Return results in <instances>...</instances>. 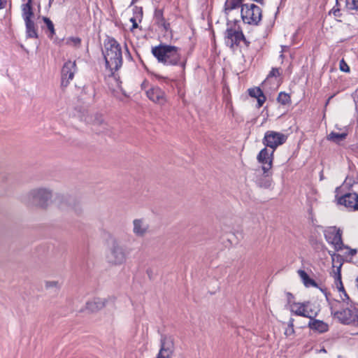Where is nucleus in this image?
<instances>
[{"label": "nucleus", "mask_w": 358, "mask_h": 358, "mask_svg": "<svg viewBox=\"0 0 358 358\" xmlns=\"http://www.w3.org/2000/svg\"><path fill=\"white\" fill-rule=\"evenodd\" d=\"M43 22L46 24L48 30L50 31L51 36L54 35L55 31L52 22L48 17H43Z\"/></svg>", "instance_id": "nucleus-31"}, {"label": "nucleus", "mask_w": 358, "mask_h": 358, "mask_svg": "<svg viewBox=\"0 0 358 358\" xmlns=\"http://www.w3.org/2000/svg\"><path fill=\"white\" fill-rule=\"evenodd\" d=\"M81 40L78 37H71L68 38L67 43L70 45L78 47L80 45Z\"/></svg>", "instance_id": "nucleus-32"}, {"label": "nucleus", "mask_w": 358, "mask_h": 358, "mask_svg": "<svg viewBox=\"0 0 358 358\" xmlns=\"http://www.w3.org/2000/svg\"><path fill=\"white\" fill-rule=\"evenodd\" d=\"M66 1V0H50V3L55 2L57 3L62 4L64 3Z\"/></svg>", "instance_id": "nucleus-39"}, {"label": "nucleus", "mask_w": 358, "mask_h": 358, "mask_svg": "<svg viewBox=\"0 0 358 358\" xmlns=\"http://www.w3.org/2000/svg\"><path fill=\"white\" fill-rule=\"evenodd\" d=\"M61 287V283L57 280H47L45 282V288L55 292L58 291Z\"/></svg>", "instance_id": "nucleus-27"}, {"label": "nucleus", "mask_w": 358, "mask_h": 358, "mask_svg": "<svg viewBox=\"0 0 358 358\" xmlns=\"http://www.w3.org/2000/svg\"><path fill=\"white\" fill-rule=\"evenodd\" d=\"M241 13L243 22L246 24L256 25L262 19V10L253 3L243 4Z\"/></svg>", "instance_id": "nucleus-8"}, {"label": "nucleus", "mask_w": 358, "mask_h": 358, "mask_svg": "<svg viewBox=\"0 0 358 358\" xmlns=\"http://www.w3.org/2000/svg\"><path fill=\"white\" fill-rule=\"evenodd\" d=\"M340 67H348L344 59H341L340 62Z\"/></svg>", "instance_id": "nucleus-41"}, {"label": "nucleus", "mask_w": 358, "mask_h": 358, "mask_svg": "<svg viewBox=\"0 0 358 358\" xmlns=\"http://www.w3.org/2000/svg\"><path fill=\"white\" fill-rule=\"evenodd\" d=\"M355 283H356V287H357V288L358 289V276L355 279Z\"/></svg>", "instance_id": "nucleus-47"}, {"label": "nucleus", "mask_w": 358, "mask_h": 358, "mask_svg": "<svg viewBox=\"0 0 358 358\" xmlns=\"http://www.w3.org/2000/svg\"><path fill=\"white\" fill-rule=\"evenodd\" d=\"M57 198L58 200H61V199H63V196H57Z\"/></svg>", "instance_id": "nucleus-49"}, {"label": "nucleus", "mask_w": 358, "mask_h": 358, "mask_svg": "<svg viewBox=\"0 0 358 358\" xmlns=\"http://www.w3.org/2000/svg\"><path fill=\"white\" fill-rule=\"evenodd\" d=\"M331 256V259L333 263L336 262L338 263V266H336L333 264V268H336L334 269L332 273V276L335 280V283L339 292H342L344 294L345 297L347 299H349V296L345 291L342 280H341V266L343 265L342 257L340 255H337L336 253L330 254Z\"/></svg>", "instance_id": "nucleus-11"}, {"label": "nucleus", "mask_w": 358, "mask_h": 358, "mask_svg": "<svg viewBox=\"0 0 358 358\" xmlns=\"http://www.w3.org/2000/svg\"><path fill=\"white\" fill-rule=\"evenodd\" d=\"M149 225L143 219H135L133 221V232L138 237H143L148 231Z\"/></svg>", "instance_id": "nucleus-16"}, {"label": "nucleus", "mask_w": 358, "mask_h": 358, "mask_svg": "<svg viewBox=\"0 0 358 358\" xmlns=\"http://www.w3.org/2000/svg\"><path fill=\"white\" fill-rule=\"evenodd\" d=\"M310 320L308 327L312 330L320 334L327 332L329 330V325L322 320L313 319V317Z\"/></svg>", "instance_id": "nucleus-17"}, {"label": "nucleus", "mask_w": 358, "mask_h": 358, "mask_svg": "<svg viewBox=\"0 0 358 358\" xmlns=\"http://www.w3.org/2000/svg\"><path fill=\"white\" fill-rule=\"evenodd\" d=\"M288 296H292V294H290V293H288Z\"/></svg>", "instance_id": "nucleus-52"}, {"label": "nucleus", "mask_w": 358, "mask_h": 358, "mask_svg": "<svg viewBox=\"0 0 358 358\" xmlns=\"http://www.w3.org/2000/svg\"><path fill=\"white\" fill-rule=\"evenodd\" d=\"M147 97L153 103L164 106L167 102L165 92L159 87H152L145 91Z\"/></svg>", "instance_id": "nucleus-13"}, {"label": "nucleus", "mask_w": 358, "mask_h": 358, "mask_svg": "<svg viewBox=\"0 0 358 358\" xmlns=\"http://www.w3.org/2000/svg\"><path fill=\"white\" fill-rule=\"evenodd\" d=\"M26 24L27 34L29 37L36 38L37 33L35 29L34 22L30 19L24 20Z\"/></svg>", "instance_id": "nucleus-25"}, {"label": "nucleus", "mask_w": 358, "mask_h": 358, "mask_svg": "<svg viewBox=\"0 0 358 358\" xmlns=\"http://www.w3.org/2000/svg\"><path fill=\"white\" fill-rule=\"evenodd\" d=\"M278 101L282 105H286L290 102V96L288 94L280 92L278 96Z\"/></svg>", "instance_id": "nucleus-28"}, {"label": "nucleus", "mask_w": 358, "mask_h": 358, "mask_svg": "<svg viewBox=\"0 0 358 358\" xmlns=\"http://www.w3.org/2000/svg\"><path fill=\"white\" fill-rule=\"evenodd\" d=\"M154 56L166 65H179L184 66L185 60L181 59L178 48L175 46L162 45L152 50Z\"/></svg>", "instance_id": "nucleus-3"}, {"label": "nucleus", "mask_w": 358, "mask_h": 358, "mask_svg": "<svg viewBox=\"0 0 358 358\" xmlns=\"http://www.w3.org/2000/svg\"><path fill=\"white\" fill-rule=\"evenodd\" d=\"M127 259L125 248L116 239H113L106 254V261L114 266L124 264Z\"/></svg>", "instance_id": "nucleus-4"}, {"label": "nucleus", "mask_w": 358, "mask_h": 358, "mask_svg": "<svg viewBox=\"0 0 358 358\" xmlns=\"http://www.w3.org/2000/svg\"><path fill=\"white\" fill-rule=\"evenodd\" d=\"M298 274L303 280V284L306 287H317V283L315 281L309 278L308 275L306 271L303 270H299Z\"/></svg>", "instance_id": "nucleus-23"}, {"label": "nucleus", "mask_w": 358, "mask_h": 358, "mask_svg": "<svg viewBox=\"0 0 358 358\" xmlns=\"http://www.w3.org/2000/svg\"><path fill=\"white\" fill-rule=\"evenodd\" d=\"M320 352L326 353L327 350L324 348H322V349L320 350Z\"/></svg>", "instance_id": "nucleus-48"}, {"label": "nucleus", "mask_w": 358, "mask_h": 358, "mask_svg": "<svg viewBox=\"0 0 358 358\" xmlns=\"http://www.w3.org/2000/svg\"><path fill=\"white\" fill-rule=\"evenodd\" d=\"M282 52H285L288 50V47H287V46L282 47Z\"/></svg>", "instance_id": "nucleus-46"}, {"label": "nucleus", "mask_w": 358, "mask_h": 358, "mask_svg": "<svg viewBox=\"0 0 358 358\" xmlns=\"http://www.w3.org/2000/svg\"><path fill=\"white\" fill-rule=\"evenodd\" d=\"M308 303H294L290 306V310L296 315L312 319V317L315 316V314L312 310H308Z\"/></svg>", "instance_id": "nucleus-14"}, {"label": "nucleus", "mask_w": 358, "mask_h": 358, "mask_svg": "<svg viewBox=\"0 0 358 358\" xmlns=\"http://www.w3.org/2000/svg\"><path fill=\"white\" fill-rule=\"evenodd\" d=\"M52 191L47 187H36L29 190L22 201L28 207L46 210L52 203Z\"/></svg>", "instance_id": "nucleus-2"}, {"label": "nucleus", "mask_w": 358, "mask_h": 358, "mask_svg": "<svg viewBox=\"0 0 358 358\" xmlns=\"http://www.w3.org/2000/svg\"><path fill=\"white\" fill-rule=\"evenodd\" d=\"M104 59L107 67H120L122 66V50L118 43L110 39L105 44Z\"/></svg>", "instance_id": "nucleus-5"}, {"label": "nucleus", "mask_w": 358, "mask_h": 358, "mask_svg": "<svg viewBox=\"0 0 358 358\" xmlns=\"http://www.w3.org/2000/svg\"><path fill=\"white\" fill-rule=\"evenodd\" d=\"M357 210H358V209H357Z\"/></svg>", "instance_id": "nucleus-53"}, {"label": "nucleus", "mask_w": 358, "mask_h": 358, "mask_svg": "<svg viewBox=\"0 0 358 358\" xmlns=\"http://www.w3.org/2000/svg\"><path fill=\"white\" fill-rule=\"evenodd\" d=\"M94 129L97 133L104 132L107 129V124L105 122L103 116L96 115L92 120Z\"/></svg>", "instance_id": "nucleus-19"}, {"label": "nucleus", "mask_w": 358, "mask_h": 358, "mask_svg": "<svg viewBox=\"0 0 358 358\" xmlns=\"http://www.w3.org/2000/svg\"><path fill=\"white\" fill-rule=\"evenodd\" d=\"M131 22L133 23V25H132L133 28H136L138 27L136 21L134 18H131Z\"/></svg>", "instance_id": "nucleus-43"}, {"label": "nucleus", "mask_w": 358, "mask_h": 358, "mask_svg": "<svg viewBox=\"0 0 358 358\" xmlns=\"http://www.w3.org/2000/svg\"><path fill=\"white\" fill-rule=\"evenodd\" d=\"M148 85H149L148 82L147 80H144L141 83V89L146 91L147 90L146 88L148 87Z\"/></svg>", "instance_id": "nucleus-38"}, {"label": "nucleus", "mask_w": 358, "mask_h": 358, "mask_svg": "<svg viewBox=\"0 0 358 358\" xmlns=\"http://www.w3.org/2000/svg\"><path fill=\"white\" fill-rule=\"evenodd\" d=\"M278 69H272V71H271V73L269 74V76H275V73H278Z\"/></svg>", "instance_id": "nucleus-44"}, {"label": "nucleus", "mask_w": 358, "mask_h": 358, "mask_svg": "<svg viewBox=\"0 0 358 358\" xmlns=\"http://www.w3.org/2000/svg\"><path fill=\"white\" fill-rule=\"evenodd\" d=\"M154 18H155L156 23L158 25L162 26L166 30H168L169 24L166 23L165 20L163 16V12L162 10H160V9L155 10Z\"/></svg>", "instance_id": "nucleus-22"}, {"label": "nucleus", "mask_w": 358, "mask_h": 358, "mask_svg": "<svg viewBox=\"0 0 358 358\" xmlns=\"http://www.w3.org/2000/svg\"><path fill=\"white\" fill-rule=\"evenodd\" d=\"M155 76L157 77L159 79L164 78V77H162V76H157V75H155Z\"/></svg>", "instance_id": "nucleus-50"}, {"label": "nucleus", "mask_w": 358, "mask_h": 358, "mask_svg": "<svg viewBox=\"0 0 358 358\" xmlns=\"http://www.w3.org/2000/svg\"><path fill=\"white\" fill-rule=\"evenodd\" d=\"M75 69H62L61 72V85L62 87H66L70 83V80L74 77L75 75Z\"/></svg>", "instance_id": "nucleus-18"}, {"label": "nucleus", "mask_w": 358, "mask_h": 358, "mask_svg": "<svg viewBox=\"0 0 358 358\" xmlns=\"http://www.w3.org/2000/svg\"><path fill=\"white\" fill-rule=\"evenodd\" d=\"M346 249L349 250L348 254L351 256H354L357 254V249H350L348 247H345Z\"/></svg>", "instance_id": "nucleus-37"}, {"label": "nucleus", "mask_w": 358, "mask_h": 358, "mask_svg": "<svg viewBox=\"0 0 358 358\" xmlns=\"http://www.w3.org/2000/svg\"><path fill=\"white\" fill-rule=\"evenodd\" d=\"M287 136L277 131H268L265 133L262 143L266 147L272 149L271 153L266 148H263L257 157V161L262 164V171L266 176L269 175V171L272 168L273 153L275 150L287 141Z\"/></svg>", "instance_id": "nucleus-1"}, {"label": "nucleus", "mask_w": 358, "mask_h": 358, "mask_svg": "<svg viewBox=\"0 0 358 358\" xmlns=\"http://www.w3.org/2000/svg\"><path fill=\"white\" fill-rule=\"evenodd\" d=\"M115 303V297L113 296H109L106 298L96 297L87 302L86 309L90 312H96L105 307L109 306L113 308Z\"/></svg>", "instance_id": "nucleus-10"}, {"label": "nucleus", "mask_w": 358, "mask_h": 358, "mask_svg": "<svg viewBox=\"0 0 358 358\" xmlns=\"http://www.w3.org/2000/svg\"><path fill=\"white\" fill-rule=\"evenodd\" d=\"M332 96H329V99H331ZM329 100L327 101V103L329 102Z\"/></svg>", "instance_id": "nucleus-51"}, {"label": "nucleus", "mask_w": 358, "mask_h": 358, "mask_svg": "<svg viewBox=\"0 0 358 358\" xmlns=\"http://www.w3.org/2000/svg\"><path fill=\"white\" fill-rule=\"evenodd\" d=\"M345 7L348 10L357 11L358 0H346Z\"/></svg>", "instance_id": "nucleus-29"}, {"label": "nucleus", "mask_w": 358, "mask_h": 358, "mask_svg": "<svg viewBox=\"0 0 358 358\" xmlns=\"http://www.w3.org/2000/svg\"><path fill=\"white\" fill-rule=\"evenodd\" d=\"M338 203L344 205L348 208L357 210L358 209V194L356 193H348L338 199Z\"/></svg>", "instance_id": "nucleus-15"}, {"label": "nucleus", "mask_w": 358, "mask_h": 358, "mask_svg": "<svg viewBox=\"0 0 358 358\" xmlns=\"http://www.w3.org/2000/svg\"><path fill=\"white\" fill-rule=\"evenodd\" d=\"M174 351V338L170 335H162L160 349L155 358H172Z\"/></svg>", "instance_id": "nucleus-9"}, {"label": "nucleus", "mask_w": 358, "mask_h": 358, "mask_svg": "<svg viewBox=\"0 0 358 358\" xmlns=\"http://www.w3.org/2000/svg\"><path fill=\"white\" fill-rule=\"evenodd\" d=\"M242 0H227L224 5V12L229 15L232 10L239 7Z\"/></svg>", "instance_id": "nucleus-24"}, {"label": "nucleus", "mask_w": 358, "mask_h": 358, "mask_svg": "<svg viewBox=\"0 0 358 358\" xmlns=\"http://www.w3.org/2000/svg\"><path fill=\"white\" fill-rule=\"evenodd\" d=\"M249 95L254 98L259 97L260 95H262L263 92L259 87H255L248 90Z\"/></svg>", "instance_id": "nucleus-30"}, {"label": "nucleus", "mask_w": 358, "mask_h": 358, "mask_svg": "<svg viewBox=\"0 0 358 358\" xmlns=\"http://www.w3.org/2000/svg\"><path fill=\"white\" fill-rule=\"evenodd\" d=\"M31 3L32 0H27V1L22 6V16L24 20H30L34 15Z\"/></svg>", "instance_id": "nucleus-21"}, {"label": "nucleus", "mask_w": 358, "mask_h": 358, "mask_svg": "<svg viewBox=\"0 0 358 358\" xmlns=\"http://www.w3.org/2000/svg\"><path fill=\"white\" fill-rule=\"evenodd\" d=\"M324 236L327 241L333 245L336 250H342L344 247L342 241V232L336 227H329L324 231Z\"/></svg>", "instance_id": "nucleus-12"}, {"label": "nucleus", "mask_w": 358, "mask_h": 358, "mask_svg": "<svg viewBox=\"0 0 358 358\" xmlns=\"http://www.w3.org/2000/svg\"><path fill=\"white\" fill-rule=\"evenodd\" d=\"M294 329L292 327H287L285 331V335L289 336L294 334Z\"/></svg>", "instance_id": "nucleus-35"}, {"label": "nucleus", "mask_w": 358, "mask_h": 358, "mask_svg": "<svg viewBox=\"0 0 358 358\" xmlns=\"http://www.w3.org/2000/svg\"><path fill=\"white\" fill-rule=\"evenodd\" d=\"M294 320L293 318H290L288 322V327H292L294 328Z\"/></svg>", "instance_id": "nucleus-42"}, {"label": "nucleus", "mask_w": 358, "mask_h": 358, "mask_svg": "<svg viewBox=\"0 0 358 358\" xmlns=\"http://www.w3.org/2000/svg\"><path fill=\"white\" fill-rule=\"evenodd\" d=\"M335 315L343 324H350L352 321V311L349 308H345L343 310L337 311Z\"/></svg>", "instance_id": "nucleus-20"}, {"label": "nucleus", "mask_w": 358, "mask_h": 358, "mask_svg": "<svg viewBox=\"0 0 358 358\" xmlns=\"http://www.w3.org/2000/svg\"><path fill=\"white\" fill-rule=\"evenodd\" d=\"M7 3V0H0V9L3 8Z\"/></svg>", "instance_id": "nucleus-40"}, {"label": "nucleus", "mask_w": 358, "mask_h": 358, "mask_svg": "<svg viewBox=\"0 0 358 358\" xmlns=\"http://www.w3.org/2000/svg\"><path fill=\"white\" fill-rule=\"evenodd\" d=\"M257 103H258L259 107H261L265 102L266 97L264 95V94H262V95H260L259 97H257Z\"/></svg>", "instance_id": "nucleus-36"}, {"label": "nucleus", "mask_w": 358, "mask_h": 358, "mask_svg": "<svg viewBox=\"0 0 358 358\" xmlns=\"http://www.w3.org/2000/svg\"><path fill=\"white\" fill-rule=\"evenodd\" d=\"M347 136V134L346 133H336V132H334V131H331L329 135H328V139L333 141V142H335V143H339L340 141H343L344 139H345Z\"/></svg>", "instance_id": "nucleus-26"}, {"label": "nucleus", "mask_w": 358, "mask_h": 358, "mask_svg": "<svg viewBox=\"0 0 358 358\" xmlns=\"http://www.w3.org/2000/svg\"><path fill=\"white\" fill-rule=\"evenodd\" d=\"M338 4V0H336V6L335 7H334L330 10L329 14L332 13L335 17H340L341 16L340 9L338 8H337Z\"/></svg>", "instance_id": "nucleus-33"}, {"label": "nucleus", "mask_w": 358, "mask_h": 358, "mask_svg": "<svg viewBox=\"0 0 358 358\" xmlns=\"http://www.w3.org/2000/svg\"><path fill=\"white\" fill-rule=\"evenodd\" d=\"M118 70L119 69H106L105 76L106 80L109 88L113 92L114 96L122 100V97L120 96L118 90L122 93L124 96H127V95L121 86L122 82L120 81V76L118 73Z\"/></svg>", "instance_id": "nucleus-7"}, {"label": "nucleus", "mask_w": 358, "mask_h": 358, "mask_svg": "<svg viewBox=\"0 0 358 358\" xmlns=\"http://www.w3.org/2000/svg\"><path fill=\"white\" fill-rule=\"evenodd\" d=\"M343 72H346V73H350V69H340Z\"/></svg>", "instance_id": "nucleus-45"}, {"label": "nucleus", "mask_w": 358, "mask_h": 358, "mask_svg": "<svg viewBox=\"0 0 358 358\" xmlns=\"http://www.w3.org/2000/svg\"><path fill=\"white\" fill-rule=\"evenodd\" d=\"M224 41L227 46L234 48L238 46L241 42L247 44V41L244 37L242 30L236 24V22L227 23V28L225 31Z\"/></svg>", "instance_id": "nucleus-6"}, {"label": "nucleus", "mask_w": 358, "mask_h": 358, "mask_svg": "<svg viewBox=\"0 0 358 358\" xmlns=\"http://www.w3.org/2000/svg\"><path fill=\"white\" fill-rule=\"evenodd\" d=\"M271 185H272V182H271V180H266L265 182H259V186L262 187H264L265 189H268V188L271 187Z\"/></svg>", "instance_id": "nucleus-34"}]
</instances>
